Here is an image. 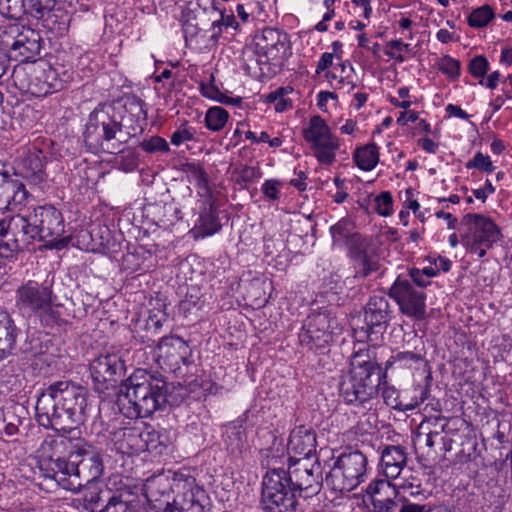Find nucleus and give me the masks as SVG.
Listing matches in <instances>:
<instances>
[{"instance_id": "obj_1", "label": "nucleus", "mask_w": 512, "mask_h": 512, "mask_svg": "<svg viewBox=\"0 0 512 512\" xmlns=\"http://www.w3.org/2000/svg\"><path fill=\"white\" fill-rule=\"evenodd\" d=\"M322 467L318 459L310 464L299 458L283 468H269L262 478L261 505L264 512H299L298 497L310 498L322 487Z\"/></svg>"}, {"instance_id": "obj_2", "label": "nucleus", "mask_w": 512, "mask_h": 512, "mask_svg": "<svg viewBox=\"0 0 512 512\" xmlns=\"http://www.w3.org/2000/svg\"><path fill=\"white\" fill-rule=\"evenodd\" d=\"M63 234L62 213L52 205L38 206L27 215L17 214L0 221V256L12 257L27 249L33 240L61 250L68 243Z\"/></svg>"}, {"instance_id": "obj_3", "label": "nucleus", "mask_w": 512, "mask_h": 512, "mask_svg": "<svg viewBox=\"0 0 512 512\" xmlns=\"http://www.w3.org/2000/svg\"><path fill=\"white\" fill-rule=\"evenodd\" d=\"M49 447L50 469L54 479L64 488L77 491L98 480L104 472L101 452L84 439L59 437L45 440L42 448Z\"/></svg>"}, {"instance_id": "obj_4", "label": "nucleus", "mask_w": 512, "mask_h": 512, "mask_svg": "<svg viewBox=\"0 0 512 512\" xmlns=\"http://www.w3.org/2000/svg\"><path fill=\"white\" fill-rule=\"evenodd\" d=\"M125 391L119 395L120 411L130 419L147 418L168 404L179 405L183 398L169 393V384L145 370H136L124 383Z\"/></svg>"}, {"instance_id": "obj_5", "label": "nucleus", "mask_w": 512, "mask_h": 512, "mask_svg": "<svg viewBox=\"0 0 512 512\" xmlns=\"http://www.w3.org/2000/svg\"><path fill=\"white\" fill-rule=\"evenodd\" d=\"M384 379L386 373H381L375 351L360 349L353 353L350 369L341 376L340 396L349 405H364L378 395Z\"/></svg>"}, {"instance_id": "obj_6", "label": "nucleus", "mask_w": 512, "mask_h": 512, "mask_svg": "<svg viewBox=\"0 0 512 512\" xmlns=\"http://www.w3.org/2000/svg\"><path fill=\"white\" fill-rule=\"evenodd\" d=\"M85 145L92 152L117 154L131 138L124 130L122 117L112 105H99L88 116L83 133Z\"/></svg>"}, {"instance_id": "obj_7", "label": "nucleus", "mask_w": 512, "mask_h": 512, "mask_svg": "<svg viewBox=\"0 0 512 512\" xmlns=\"http://www.w3.org/2000/svg\"><path fill=\"white\" fill-rule=\"evenodd\" d=\"M286 34L274 28H264L255 34L253 42L243 51L242 67L251 76L263 75L262 65H269L282 59L285 51Z\"/></svg>"}, {"instance_id": "obj_8", "label": "nucleus", "mask_w": 512, "mask_h": 512, "mask_svg": "<svg viewBox=\"0 0 512 512\" xmlns=\"http://www.w3.org/2000/svg\"><path fill=\"white\" fill-rule=\"evenodd\" d=\"M461 242L470 252L482 258L501 238L499 227L482 214L468 213L460 222Z\"/></svg>"}, {"instance_id": "obj_9", "label": "nucleus", "mask_w": 512, "mask_h": 512, "mask_svg": "<svg viewBox=\"0 0 512 512\" xmlns=\"http://www.w3.org/2000/svg\"><path fill=\"white\" fill-rule=\"evenodd\" d=\"M332 460L330 470L325 476V482L332 490L350 492L364 481L367 458L362 452L356 450L342 453Z\"/></svg>"}, {"instance_id": "obj_10", "label": "nucleus", "mask_w": 512, "mask_h": 512, "mask_svg": "<svg viewBox=\"0 0 512 512\" xmlns=\"http://www.w3.org/2000/svg\"><path fill=\"white\" fill-rule=\"evenodd\" d=\"M53 390L56 403H60L64 413L61 421L71 419L76 426L83 424L87 418V390L71 381H57L47 387Z\"/></svg>"}, {"instance_id": "obj_11", "label": "nucleus", "mask_w": 512, "mask_h": 512, "mask_svg": "<svg viewBox=\"0 0 512 512\" xmlns=\"http://www.w3.org/2000/svg\"><path fill=\"white\" fill-rule=\"evenodd\" d=\"M303 137L311 144L314 156L320 163L331 165L335 161L338 139L319 115L310 118L308 126L303 129Z\"/></svg>"}, {"instance_id": "obj_12", "label": "nucleus", "mask_w": 512, "mask_h": 512, "mask_svg": "<svg viewBox=\"0 0 512 512\" xmlns=\"http://www.w3.org/2000/svg\"><path fill=\"white\" fill-rule=\"evenodd\" d=\"M94 389L104 392L125 376L126 366L122 354L105 352L93 359L89 365Z\"/></svg>"}, {"instance_id": "obj_13", "label": "nucleus", "mask_w": 512, "mask_h": 512, "mask_svg": "<svg viewBox=\"0 0 512 512\" xmlns=\"http://www.w3.org/2000/svg\"><path fill=\"white\" fill-rule=\"evenodd\" d=\"M54 278L46 279L42 283L29 280L16 290V306L20 310L37 313L52 305L56 299L53 293Z\"/></svg>"}, {"instance_id": "obj_14", "label": "nucleus", "mask_w": 512, "mask_h": 512, "mask_svg": "<svg viewBox=\"0 0 512 512\" xmlns=\"http://www.w3.org/2000/svg\"><path fill=\"white\" fill-rule=\"evenodd\" d=\"M389 296L396 301L403 314L415 319L425 317L426 295L417 290L408 279L398 276L389 289Z\"/></svg>"}, {"instance_id": "obj_15", "label": "nucleus", "mask_w": 512, "mask_h": 512, "mask_svg": "<svg viewBox=\"0 0 512 512\" xmlns=\"http://www.w3.org/2000/svg\"><path fill=\"white\" fill-rule=\"evenodd\" d=\"M109 435L110 440L119 452L123 454H137L154 448L151 443L156 433L145 431L140 426L127 423V425L115 427L109 432Z\"/></svg>"}, {"instance_id": "obj_16", "label": "nucleus", "mask_w": 512, "mask_h": 512, "mask_svg": "<svg viewBox=\"0 0 512 512\" xmlns=\"http://www.w3.org/2000/svg\"><path fill=\"white\" fill-rule=\"evenodd\" d=\"M53 390L47 388L38 396L36 403V419L39 425L46 429L55 431L70 432L77 428L75 422L70 418L69 421H61L64 408L60 403H56V397L52 394Z\"/></svg>"}, {"instance_id": "obj_17", "label": "nucleus", "mask_w": 512, "mask_h": 512, "mask_svg": "<svg viewBox=\"0 0 512 512\" xmlns=\"http://www.w3.org/2000/svg\"><path fill=\"white\" fill-rule=\"evenodd\" d=\"M348 256L355 269V277L366 278L379 269V257L370 241L355 233L348 239Z\"/></svg>"}, {"instance_id": "obj_18", "label": "nucleus", "mask_w": 512, "mask_h": 512, "mask_svg": "<svg viewBox=\"0 0 512 512\" xmlns=\"http://www.w3.org/2000/svg\"><path fill=\"white\" fill-rule=\"evenodd\" d=\"M330 328L328 314L320 312L309 315L299 333L300 344L316 351L326 348L332 340Z\"/></svg>"}, {"instance_id": "obj_19", "label": "nucleus", "mask_w": 512, "mask_h": 512, "mask_svg": "<svg viewBox=\"0 0 512 512\" xmlns=\"http://www.w3.org/2000/svg\"><path fill=\"white\" fill-rule=\"evenodd\" d=\"M11 33H16L14 41L9 46L8 57L19 63L32 61L41 50V37L31 28L11 27Z\"/></svg>"}, {"instance_id": "obj_20", "label": "nucleus", "mask_w": 512, "mask_h": 512, "mask_svg": "<svg viewBox=\"0 0 512 512\" xmlns=\"http://www.w3.org/2000/svg\"><path fill=\"white\" fill-rule=\"evenodd\" d=\"M390 318V305L384 296H372L364 310V324L362 330L368 338L375 333L377 328H385Z\"/></svg>"}, {"instance_id": "obj_21", "label": "nucleus", "mask_w": 512, "mask_h": 512, "mask_svg": "<svg viewBox=\"0 0 512 512\" xmlns=\"http://www.w3.org/2000/svg\"><path fill=\"white\" fill-rule=\"evenodd\" d=\"M316 445V434L314 430L311 427L299 425L291 431L287 449L289 453H293L309 461L310 457L316 452Z\"/></svg>"}, {"instance_id": "obj_22", "label": "nucleus", "mask_w": 512, "mask_h": 512, "mask_svg": "<svg viewBox=\"0 0 512 512\" xmlns=\"http://www.w3.org/2000/svg\"><path fill=\"white\" fill-rule=\"evenodd\" d=\"M158 357L172 361L174 365L187 364L190 349L188 344L179 336H163L156 346Z\"/></svg>"}, {"instance_id": "obj_23", "label": "nucleus", "mask_w": 512, "mask_h": 512, "mask_svg": "<svg viewBox=\"0 0 512 512\" xmlns=\"http://www.w3.org/2000/svg\"><path fill=\"white\" fill-rule=\"evenodd\" d=\"M138 494L130 487L123 486L113 491L108 502L94 512H139Z\"/></svg>"}, {"instance_id": "obj_24", "label": "nucleus", "mask_w": 512, "mask_h": 512, "mask_svg": "<svg viewBox=\"0 0 512 512\" xmlns=\"http://www.w3.org/2000/svg\"><path fill=\"white\" fill-rule=\"evenodd\" d=\"M407 452L403 446L388 445L381 452V467L386 478H397L407 464Z\"/></svg>"}, {"instance_id": "obj_25", "label": "nucleus", "mask_w": 512, "mask_h": 512, "mask_svg": "<svg viewBox=\"0 0 512 512\" xmlns=\"http://www.w3.org/2000/svg\"><path fill=\"white\" fill-rule=\"evenodd\" d=\"M20 329L16 326L10 314L0 310V358L12 355L16 349Z\"/></svg>"}, {"instance_id": "obj_26", "label": "nucleus", "mask_w": 512, "mask_h": 512, "mask_svg": "<svg viewBox=\"0 0 512 512\" xmlns=\"http://www.w3.org/2000/svg\"><path fill=\"white\" fill-rule=\"evenodd\" d=\"M45 159L42 151L34 150L21 159L20 162V175L26 178L30 183L38 185L45 181Z\"/></svg>"}, {"instance_id": "obj_27", "label": "nucleus", "mask_w": 512, "mask_h": 512, "mask_svg": "<svg viewBox=\"0 0 512 512\" xmlns=\"http://www.w3.org/2000/svg\"><path fill=\"white\" fill-rule=\"evenodd\" d=\"M61 88L56 70L49 65L39 70L29 85V90L36 96H46Z\"/></svg>"}, {"instance_id": "obj_28", "label": "nucleus", "mask_w": 512, "mask_h": 512, "mask_svg": "<svg viewBox=\"0 0 512 512\" xmlns=\"http://www.w3.org/2000/svg\"><path fill=\"white\" fill-rule=\"evenodd\" d=\"M217 209L214 202L208 201L200 211L198 222L191 230L195 238L212 236L221 230Z\"/></svg>"}, {"instance_id": "obj_29", "label": "nucleus", "mask_w": 512, "mask_h": 512, "mask_svg": "<svg viewBox=\"0 0 512 512\" xmlns=\"http://www.w3.org/2000/svg\"><path fill=\"white\" fill-rule=\"evenodd\" d=\"M382 398L387 406L399 411H411L417 408V403H405L400 398L399 391L387 384L386 379L382 380L381 386Z\"/></svg>"}, {"instance_id": "obj_30", "label": "nucleus", "mask_w": 512, "mask_h": 512, "mask_svg": "<svg viewBox=\"0 0 512 512\" xmlns=\"http://www.w3.org/2000/svg\"><path fill=\"white\" fill-rule=\"evenodd\" d=\"M354 159L360 169L370 171L379 161L378 147L372 143L358 148L354 153Z\"/></svg>"}, {"instance_id": "obj_31", "label": "nucleus", "mask_w": 512, "mask_h": 512, "mask_svg": "<svg viewBox=\"0 0 512 512\" xmlns=\"http://www.w3.org/2000/svg\"><path fill=\"white\" fill-rule=\"evenodd\" d=\"M113 493L108 487L88 488L84 494L85 507L90 512L99 511L109 500Z\"/></svg>"}, {"instance_id": "obj_32", "label": "nucleus", "mask_w": 512, "mask_h": 512, "mask_svg": "<svg viewBox=\"0 0 512 512\" xmlns=\"http://www.w3.org/2000/svg\"><path fill=\"white\" fill-rule=\"evenodd\" d=\"M203 490L196 488L185 491L182 495H178L174 502L179 509L184 512H201L203 509L200 503L199 495H203Z\"/></svg>"}, {"instance_id": "obj_33", "label": "nucleus", "mask_w": 512, "mask_h": 512, "mask_svg": "<svg viewBox=\"0 0 512 512\" xmlns=\"http://www.w3.org/2000/svg\"><path fill=\"white\" fill-rule=\"evenodd\" d=\"M229 118L228 112L219 106L211 107L205 115V124L209 130L220 131L224 128Z\"/></svg>"}, {"instance_id": "obj_34", "label": "nucleus", "mask_w": 512, "mask_h": 512, "mask_svg": "<svg viewBox=\"0 0 512 512\" xmlns=\"http://www.w3.org/2000/svg\"><path fill=\"white\" fill-rule=\"evenodd\" d=\"M166 321L167 314L165 312L160 310L151 311L145 322L144 329L147 334L144 337H146L148 341L154 343L155 340L152 339V336H157L160 333L163 323Z\"/></svg>"}, {"instance_id": "obj_35", "label": "nucleus", "mask_w": 512, "mask_h": 512, "mask_svg": "<svg viewBox=\"0 0 512 512\" xmlns=\"http://www.w3.org/2000/svg\"><path fill=\"white\" fill-rule=\"evenodd\" d=\"M56 0H22L24 12L37 19L43 18L45 13L50 12Z\"/></svg>"}, {"instance_id": "obj_36", "label": "nucleus", "mask_w": 512, "mask_h": 512, "mask_svg": "<svg viewBox=\"0 0 512 512\" xmlns=\"http://www.w3.org/2000/svg\"><path fill=\"white\" fill-rule=\"evenodd\" d=\"M495 14L489 5H483L474 9L468 16V24L474 28H482L489 24Z\"/></svg>"}, {"instance_id": "obj_37", "label": "nucleus", "mask_w": 512, "mask_h": 512, "mask_svg": "<svg viewBox=\"0 0 512 512\" xmlns=\"http://www.w3.org/2000/svg\"><path fill=\"white\" fill-rule=\"evenodd\" d=\"M11 184L13 185V191L9 193V208L7 210H16L26 204L30 194L22 182L11 179Z\"/></svg>"}, {"instance_id": "obj_38", "label": "nucleus", "mask_w": 512, "mask_h": 512, "mask_svg": "<svg viewBox=\"0 0 512 512\" xmlns=\"http://www.w3.org/2000/svg\"><path fill=\"white\" fill-rule=\"evenodd\" d=\"M387 479H375L369 483L366 488V493L373 498H376L377 495L388 496L392 494L394 497H397L398 491L395 486Z\"/></svg>"}, {"instance_id": "obj_39", "label": "nucleus", "mask_w": 512, "mask_h": 512, "mask_svg": "<svg viewBox=\"0 0 512 512\" xmlns=\"http://www.w3.org/2000/svg\"><path fill=\"white\" fill-rule=\"evenodd\" d=\"M6 163L0 162V211L9 208V193L13 191V185L9 172L5 169Z\"/></svg>"}, {"instance_id": "obj_40", "label": "nucleus", "mask_w": 512, "mask_h": 512, "mask_svg": "<svg viewBox=\"0 0 512 512\" xmlns=\"http://www.w3.org/2000/svg\"><path fill=\"white\" fill-rule=\"evenodd\" d=\"M352 222L347 218H342L336 224L331 226L330 233L334 244H340L342 241H346L348 246V239L355 233H351Z\"/></svg>"}, {"instance_id": "obj_41", "label": "nucleus", "mask_w": 512, "mask_h": 512, "mask_svg": "<svg viewBox=\"0 0 512 512\" xmlns=\"http://www.w3.org/2000/svg\"><path fill=\"white\" fill-rule=\"evenodd\" d=\"M399 494L397 497H394L392 494L388 495L385 498H373L372 506L375 512H396L399 511L400 501Z\"/></svg>"}, {"instance_id": "obj_42", "label": "nucleus", "mask_w": 512, "mask_h": 512, "mask_svg": "<svg viewBox=\"0 0 512 512\" xmlns=\"http://www.w3.org/2000/svg\"><path fill=\"white\" fill-rule=\"evenodd\" d=\"M439 70L449 78L455 80L460 76V62L448 55L439 60Z\"/></svg>"}, {"instance_id": "obj_43", "label": "nucleus", "mask_w": 512, "mask_h": 512, "mask_svg": "<svg viewBox=\"0 0 512 512\" xmlns=\"http://www.w3.org/2000/svg\"><path fill=\"white\" fill-rule=\"evenodd\" d=\"M139 146L147 153L169 151V145L167 141L160 136H152L149 139H145L140 143Z\"/></svg>"}, {"instance_id": "obj_44", "label": "nucleus", "mask_w": 512, "mask_h": 512, "mask_svg": "<svg viewBox=\"0 0 512 512\" xmlns=\"http://www.w3.org/2000/svg\"><path fill=\"white\" fill-rule=\"evenodd\" d=\"M201 189H208V177L204 169L195 163H188L185 170Z\"/></svg>"}, {"instance_id": "obj_45", "label": "nucleus", "mask_w": 512, "mask_h": 512, "mask_svg": "<svg viewBox=\"0 0 512 512\" xmlns=\"http://www.w3.org/2000/svg\"><path fill=\"white\" fill-rule=\"evenodd\" d=\"M469 72L476 78H483L489 70V62L486 57L479 55L469 62Z\"/></svg>"}, {"instance_id": "obj_46", "label": "nucleus", "mask_w": 512, "mask_h": 512, "mask_svg": "<svg viewBox=\"0 0 512 512\" xmlns=\"http://www.w3.org/2000/svg\"><path fill=\"white\" fill-rule=\"evenodd\" d=\"M235 173L237 175L236 182L239 185L252 183L261 176L259 169L251 166H244L239 170H236Z\"/></svg>"}, {"instance_id": "obj_47", "label": "nucleus", "mask_w": 512, "mask_h": 512, "mask_svg": "<svg viewBox=\"0 0 512 512\" xmlns=\"http://www.w3.org/2000/svg\"><path fill=\"white\" fill-rule=\"evenodd\" d=\"M376 210L382 216L392 213L393 198L390 192L384 191L375 198Z\"/></svg>"}, {"instance_id": "obj_48", "label": "nucleus", "mask_w": 512, "mask_h": 512, "mask_svg": "<svg viewBox=\"0 0 512 512\" xmlns=\"http://www.w3.org/2000/svg\"><path fill=\"white\" fill-rule=\"evenodd\" d=\"M399 512H432L433 506L430 504H419L412 502L409 498L402 496L399 498Z\"/></svg>"}, {"instance_id": "obj_49", "label": "nucleus", "mask_w": 512, "mask_h": 512, "mask_svg": "<svg viewBox=\"0 0 512 512\" xmlns=\"http://www.w3.org/2000/svg\"><path fill=\"white\" fill-rule=\"evenodd\" d=\"M466 166L467 168H477L488 173L494 170L490 157L481 152H477L473 160L469 161Z\"/></svg>"}, {"instance_id": "obj_50", "label": "nucleus", "mask_w": 512, "mask_h": 512, "mask_svg": "<svg viewBox=\"0 0 512 512\" xmlns=\"http://www.w3.org/2000/svg\"><path fill=\"white\" fill-rule=\"evenodd\" d=\"M0 7H2L3 10H6V13L11 18H20L23 14H26L24 12V8H22V3L18 5V1L15 0H0Z\"/></svg>"}, {"instance_id": "obj_51", "label": "nucleus", "mask_w": 512, "mask_h": 512, "mask_svg": "<svg viewBox=\"0 0 512 512\" xmlns=\"http://www.w3.org/2000/svg\"><path fill=\"white\" fill-rule=\"evenodd\" d=\"M41 312V322L46 326H53L55 324H59L62 319L60 317V313L52 308V305H48L47 308L40 310Z\"/></svg>"}, {"instance_id": "obj_52", "label": "nucleus", "mask_w": 512, "mask_h": 512, "mask_svg": "<svg viewBox=\"0 0 512 512\" xmlns=\"http://www.w3.org/2000/svg\"><path fill=\"white\" fill-rule=\"evenodd\" d=\"M228 439L230 440V445L235 442L236 448L240 449L246 440L245 429L242 426L231 427L228 432Z\"/></svg>"}, {"instance_id": "obj_53", "label": "nucleus", "mask_w": 512, "mask_h": 512, "mask_svg": "<svg viewBox=\"0 0 512 512\" xmlns=\"http://www.w3.org/2000/svg\"><path fill=\"white\" fill-rule=\"evenodd\" d=\"M194 139V133L190 128H179L171 135V143L175 146L181 145L185 141Z\"/></svg>"}, {"instance_id": "obj_54", "label": "nucleus", "mask_w": 512, "mask_h": 512, "mask_svg": "<svg viewBox=\"0 0 512 512\" xmlns=\"http://www.w3.org/2000/svg\"><path fill=\"white\" fill-rule=\"evenodd\" d=\"M279 184L278 181L275 180H267L263 186H262V192L263 194L271 199V200H277L279 197V191L277 188V185Z\"/></svg>"}, {"instance_id": "obj_55", "label": "nucleus", "mask_w": 512, "mask_h": 512, "mask_svg": "<svg viewBox=\"0 0 512 512\" xmlns=\"http://www.w3.org/2000/svg\"><path fill=\"white\" fill-rule=\"evenodd\" d=\"M409 276L411 277V279L413 280V282L420 288H424L426 286H428L431 281L428 280L427 278L423 277L420 273H419V269L417 268H412L409 270Z\"/></svg>"}, {"instance_id": "obj_56", "label": "nucleus", "mask_w": 512, "mask_h": 512, "mask_svg": "<svg viewBox=\"0 0 512 512\" xmlns=\"http://www.w3.org/2000/svg\"><path fill=\"white\" fill-rule=\"evenodd\" d=\"M332 60H333L332 53H328V52L323 53L320 60L318 61L316 72L320 73V72L326 70L329 66L332 65Z\"/></svg>"}, {"instance_id": "obj_57", "label": "nucleus", "mask_w": 512, "mask_h": 512, "mask_svg": "<svg viewBox=\"0 0 512 512\" xmlns=\"http://www.w3.org/2000/svg\"><path fill=\"white\" fill-rule=\"evenodd\" d=\"M201 92L205 97L217 99L221 93L213 84H201Z\"/></svg>"}, {"instance_id": "obj_58", "label": "nucleus", "mask_w": 512, "mask_h": 512, "mask_svg": "<svg viewBox=\"0 0 512 512\" xmlns=\"http://www.w3.org/2000/svg\"><path fill=\"white\" fill-rule=\"evenodd\" d=\"M395 359L399 362H418L421 360V356L410 351L399 352L395 355Z\"/></svg>"}, {"instance_id": "obj_59", "label": "nucleus", "mask_w": 512, "mask_h": 512, "mask_svg": "<svg viewBox=\"0 0 512 512\" xmlns=\"http://www.w3.org/2000/svg\"><path fill=\"white\" fill-rule=\"evenodd\" d=\"M418 119V114L415 111L401 112L397 119V123L401 126L406 125L409 121L415 122Z\"/></svg>"}, {"instance_id": "obj_60", "label": "nucleus", "mask_w": 512, "mask_h": 512, "mask_svg": "<svg viewBox=\"0 0 512 512\" xmlns=\"http://www.w3.org/2000/svg\"><path fill=\"white\" fill-rule=\"evenodd\" d=\"M446 111L449 113V115L456 116L464 120L469 118V115L464 110L453 104L447 105Z\"/></svg>"}, {"instance_id": "obj_61", "label": "nucleus", "mask_w": 512, "mask_h": 512, "mask_svg": "<svg viewBox=\"0 0 512 512\" xmlns=\"http://www.w3.org/2000/svg\"><path fill=\"white\" fill-rule=\"evenodd\" d=\"M419 144H420L421 148L423 150H425L426 152H428V153H435L437 148H438V144L435 143L430 138H422V139H420L419 140Z\"/></svg>"}, {"instance_id": "obj_62", "label": "nucleus", "mask_w": 512, "mask_h": 512, "mask_svg": "<svg viewBox=\"0 0 512 512\" xmlns=\"http://www.w3.org/2000/svg\"><path fill=\"white\" fill-rule=\"evenodd\" d=\"M437 218H444V221H448V228L454 229L457 223V219L451 214L444 211H438L436 213Z\"/></svg>"}, {"instance_id": "obj_63", "label": "nucleus", "mask_w": 512, "mask_h": 512, "mask_svg": "<svg viewBox=\"0 0 512 512\" xmlns=\"http://www.w3.org/2000/svg\"><path fill=\"white\" fill-rule=\"evenodd\" d=\"M437 218H444V221H448V228L454 229L457 223V219L451 214L444 211H438L436 213Z\"/></svg>"}, {"instance_id": "obj_64", "label": "nucleus", "mask_w": 512, "mask_h": 512, "mask_svg": "<svg viewBox=\"0 0 512 512\" xmlns=\"http://www.w3.org/2000/svg\"><path fill=\"white\" fill-rule=\"evenodd\" d=\"M406 195H407V208L411 209L414 214H417L419 208H420V205L418 203L417 200H413L411 199V197L413 196V190L411 188H408L406 190Z\"/></svg>"}]
</instances>
